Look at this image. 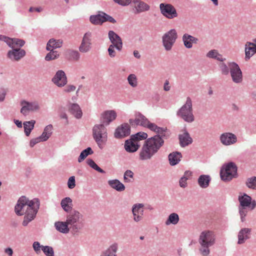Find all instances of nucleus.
<instances>
[{
  "instance_id": "64",
  "label": "nucleus",
  "mask_w": 256,
  "mask_h": 256,
  "mask_svg": "<svg viewBox=\"0 0 256 256\" xmlns=\"http://www.w3.org/2000/svg\"><path fill=\"white\" fill-rule=\"evenodd\" d=\"M4 252L8 256H12L14 253L13 250L11 248H6L4 250Z\"/></svg>"
},
{
  "instance_id": "16",
  "label": "nucleus",
  "mask_w": 256,
  "mask_h": 256,
  "mask_svg": "<svg viewBox=\"0 0 256 256\" xmlns=\"http://www.w3.org/2000/svg\"><path fill=\"white\" fill-rule=\"evenodd\" d=\"M148 119L140 112L135 114L134 119L129 120V122L132 126H140L145 127L148 124Z\"/></svg>"
},
{
  "instance_id": "44",
  "label": "nucleus",
  "mask_w": 256,
  "mask_h": 256,
  "mask_svg": "<svg viewBox=\"0 0 256 256\" xmlns=\"http://www.w3.org/2000/svg\"><path fill=\"white\" fill-rule=\"evenodd\" d=\"M134 180V173L131 170H128L124 174V181L126 183H130Z\"/></svg>"
},
{
  "instance_id": "2",
  "label": "nucleus",
  "mask_w": 256,
  "mask_h": 256,
  "mask_svg": "<svg viewBox=\"0 0 256 256\" xmlns=\"http://www.w3.org/2000/svg\"><path fill=\"white\" fill-rule=\"evenodd\" d=\"M164 144V140L159 135L146 139L139 152V160L142 161L150 160Z\"/></svg>"
},
{
  "instance_id": "46",
  "label": "nucleus",
  "mask_w": 256,
  "mask_h": 256,
  "mask_svg": "<svg viewBox=\"0 0 256 256\" xmlns=\"http://www.w3.org/2000/svg\"><path fill=\"white\" fill-rule=\"evenodd\" d=\"M245 184L248 188L256 190V176H252L247 178Z\"/></svg>"
},
{
  "instance_id": "49",
  "label": "nucleus",
  "mask_w": 256,
  "mask_h": 256,
  "mask_svg": "<svg viewBox=\"0 0 256 256\" xmlns=\"http://www.w3.org/2000/svg\"><path fill=\"white\" fill-rule=\"evenodd\" d=\"M50 51V52H48L45 57L46 60L50 61L54 60L59 57V54L58 53L57 51L54 50H51Z\"/></svg>"
},
{
  "instance_id": "50",
  "label": "nucleus",
  "mask_w": 256,
  "mask_h": 256,
  "mask_svg": "<svg viewBox=\"0 0 256 256\" xmlns=\"http://www.w3.org/2000/svg\"><path fill=\"white\" fill-rule=\"evenodd\" d=\"M133 139L138 142V141L146 139L148 134L144 132H138L135 134L131 136Z\"/></svg>"
},
{
  "instance_id": "30",
  "label": "nucleus",
  "mask_w": 256,
  "mask_h": 256,
  "mask_svg": "<svg viewBox=\"0 0 256 256\" xmlns=\"http://www.w3.org/2000/svg\"><path fill=\"white\" fill-rule=\"evenodd\" d=\"M118 244L114 242L111 244L107 249L102 251L100 256H117Z\"/></svg>"
},
{
  "instance_id": "58",
  "label": "nucleus",
  "mask_w": 256,
  "mask_h": 256,
  "mask_svg": "<svg viewBox=\"0 0 256 256\" xmlns=\"http://www.w3.org/2000/svg\"><path fill=\"white\" fill-rule=\"evenodd\" d=\"M218 51L216 50H210L207 54H206V56L208 58H216V54H218Z\"/></svg>"
},
{
  "instance_id": "1",
  "label": "nucleus",
  "mask_w": 256,
  "mask_h": 256,
  "mask_svg": "<svg viewBox=\"0 0 256 256\" xmlns=\"http://www.w3.org/2000/svg\"><path fill=\"white\" fill-rule=\"evenodd\" d=\"M40 202L38 198L30 200L25 196H20L14 207V211L18 216L24 214L22 224L26 226L33 220L40 208Z\"/></svg>"
},
{
  "instance_id": "55",
  "label": "nucleus",
  "mask_w": 256,
  "mask_h": 256,
  "mask_svg": "<svg viewBox=\"0 0 256 256\" xmlns=\"http://www.w3.org/2000/svg\"><path fill=\"white\" fill-rule=\"evenodd\" d=\"M114 48H116V46L114 45H110L108 48V55L111 58H114L116 56V52L114 50Z\"/></svg>"
},
{
  "instance_id": "36",
  "label": "nucleus",
  "mask_w": 256,
  "mask_h": 256,
  "mask_svg": "<svg viewBox=\"0 0 256 256\" xmlns=\"http://www.w3.org/2000/svg\"><path fill=\"white\" fill-rule=\"evenodd\" d=\"M60 205L63 210L66 212L72 210V201L70 197H66L62 199Z\"/></svg>"
},
{
  "instance_id": "22",
  "label": "nucleus",
  "mask_w": 256,
  "mask_h": 256,
  "mask_svg": "<svg viewBox=\"0 0 256 256\" xmlns=\"http://www.w3.org/2000/svg\"><path fill=\"white\" fill-rule=\"evenodd\" d=\"M130 133V128L128 124H124L118 127L115 130L114 137L116 138H121L128 136Z\"/></svg>"
},
{
  "instance_id": "23",
  "label": "nucleus",
  "mask_w": 256,
  "mask_h": 256,
  "mask_svg": "<svg viewBox=\"0 0 256 256\" xmlns=\"http://www.w3.org/2000/svg\"><path fill=\"white\" fill-rule=\"evenodd\" d=\"M255 42H247L245 44V60H248L256 53V39L254 40Z\"/></svg>"
},
{
  "instance_id": "12",
  "label": "nucleus",
  "mask_w": 256,
  "mask_h": 256,
  "mask_svg": "<svg viewBox=\"0 0 256 256\" xmlns=\"http://www.w3.org/2000/svg\"><path fill=\"white\" fill-rule=\"evenodd\" d=\"M92 44V32L88 31L84 34L78 50L81 52H87L91 49Z\"/></svg>"
},
{
  "instance_id": "9",
  "label": "nucleus",
  "mask_w": 256,
  "mask_h": 256,
  "mask_svg": "<svg viewBox=\"0 0 256 256\" xmlns=\"http://www.w3.org/2000/svg\"><path fill=\"white\" fill-rule=\"evenodd\" d=\"M20 104L22 106L20 112L24 116L28 115L30 112H36L40 109L39 103L37 101L28 102L22 100Z\"/></svg>"
},
{
  "instance_id": "41",
  "label": "nucleus",
  "mask_w": 256,
  "mask_h": 256,
  "mask_svg": "<svg viewBox=\"0 0 256 256\" xmlns=\"http://www.w3.org/2000/svg\"><path fill=\"white\" fill-rule=\"evenodd\" d=\"M234 62H229L228 64L223 62L218 64L220 72L222 75L227 76L230 72V65Z\"/></svg>"
},
{
  "instance_id": "29",
  "label": "nucleus",
  "mask_w": 256,
  "mask_h": 256,
  "mask_svg": "<svg viewBox=\"0 0 256 256\" xmlns=\"http://www.w3.org/2000/svg\"><path fill=\"white\" fill-rule=\"evenodd\" d=\"M211 178L208 174H202L198 178V184L202 188H206L209 186Z\"/></svg>"
},
{
  "instance_id": "52",
  "label": "nucleus",
  "mask_w": 256,
  "mask_h": 256,
  "mask_svg": "<svg viewBox=\"0 0 256 256\" xmlns=\"http://www.w3.org/2000/svg\"><path fill=\"white\" fill-rule=\"evenodd\" d=\"M246 207L238 206V211L240 217V220L242 222L245 221V216H246L248 210L246 208Z\"/></svg>"
},
{
  "instance_id": "4",
  "label": "nucleus",
  "mask_w": 256,
  "mask_h": 256,
  "mask_svg": "<svg viewBox=\"0 0 256 256\" xmlns=\"http://www.w3.org/2000/svg\"><path fill=\"white\" fill-rule=\"evenodd\" d=\"M67 224L69 225L71 232L74 233L78 232L84 226V215L78 210H73L70 212L66 216Z\"/></svg>"
},
{
  "instance_id": "3",
  "label": "nucleus",
  "mask_w": 256,
  "mask_h": 256,
  "mask_svg": "<svg viewBox=\"0 0 256 256\" xmlns=\"http://www.w3.org/2000/svg\"><path fill=\"white\" fill-rule=\"evenodd\" d=\"M216 242V235L214 231L204 230L202 232L198 238V251L202 256H208L210 253V248Z\"/></svg>"
},
{
  "instance_id": "14",
  "label": "nucleus",
  "mask_w": 256,
  "mask_h": 256,
  "mask_svg": "<svg viewBox=\"0 0 256 256\" xmlns=\"http://www.w3.org/2000/svg\"><path fill=\"white\" fill-rule=\"evenodd\" d=\"M116 114L114 110H106L102 112L100 116V123L108 126L109 124L116 119Z\"/></svg>"
},
{
  "instance_id": "7",
  "label": "nucleus",
  "mask_w": 256,
  "mask_h": 256,
  "mask_svg": "<svg viewBox=\"0 0 256 256\" xmlns=\"http://www.w3.org/2000/svg\"><path fill=\"white\" fill-rule=\"evenodd\" d=\"M238 168L233 162L224 164L220 171L221 179L225 182H229L237 176Z\"/></svg>"
},
{
  "instance_id": "11",
  "label": "nucleus",
  "mask_w": 256,
  "mask_h": 256,
  "mask_svg": "<svg viewBox=\"0 0 256 256\" xmlns=\"http://www.w3.org/2000/svg\"><path fill=\"white\" fill-rule=\"evenodd\" d=\"M230 74L232 82L236 84H240L243 80L242 71L236 62L230 65Z\"/></svg>"
},
{
  "instance_id": "56",
  "label": "nucleus",
  "mask_w": 256,
  "mask_h": 256,
  "mask_svg": "<svg viewBox=\"0 0 256 256\" xmlns=\"http://www.w3.org/2000/svg\"><path fill=\"white\" fill-rule=\"evenodd\" d=\"M114 2L122 6H127L129 5L131 2L132 0H113Z\"/></svg>"
},
{
  "instance_id": "31",
  "label": "nucleus",
  "mask_w": 256,
  "mask_h": 256,
  "mask_svg": "<svg viewBox=\"0 0 256 256\" xmlns=\"http://www.w3.org/2000/svg\"><path fill=\"white\" fill-rule=\"evenodd\" d=\"M182 156L180 152H174L168 155V160L170 166H174L179 163Z\"/></svg>"
},
{
  "instance_id": "8",
  "label": "nucleus",
  "mask_w": 256,
  "mask_h": 256,
  "mask_svg": "<svg viewBox=\"0 0 256 256\" xmlns=\"http://www.w3.org/2000/svg\"><path fill=\"white\" fill-rule=\"evenodd\" d=\"M177 38L178 34L175 29H171L162 36V46L166 51L172 50Z\"/></svg>"
},
{
  "instance_id": "18",
  "label": "nucleus",
  "mask_w": 256,
  "mask_h": 256,
  "mask_svg": "<svg viewBox=\"0 0 256 256\" xmlns=\"http://www.w3.org/2000/svg\"><path fill=\"white\" fill-rule=\"evenodd\" d=\"M220 140L223 145L228 146L235 144L237 141V137L232 132H224L220 134Z\"/></svg>"
},
{
  "instance_id": "42",
  "label": "nucleus",
  "mask_w": 256,
  "mask_h": 256,
  "mask_svg": "<svg viewBox=\"0 0 256 256\" xmlns=\"http://www.w3.org/2000/svg\"><path fill=\"white\" fill-rule=\"evenodd\" d=\"M90 21L93 24H103L102 14L90 16Z\"/></svg>"
},
{
  "instance_id": "27",
  "label": "nucleus",
  "mask_w": 256,
  "mask_h": 256,
  "mask_svg": "<svg viewBox=\"0 0 256 256\" xmlns=\"http://www.w3.org/2000/svg\"><path fill=\"white\" fill-rule=\"evenodd\" d=\"M140 144L133 138H130L126 140L124 143V148L127 152H136L140 148Z\"/></svg>"
},
{
  "instance_id": "62",
  "label": "nucleus",
  "mask_w": 256,
  "mask_h": 256,
  "mask_svg": "<svg viewBox=\"0 0 256 256\" xmlns=\"http://www.w3.org/2000/svg\"><path fill=\"white\" fill-rule=\"evenodd\" d=\"M187 180L185 178L182 177L179 180L180 186L182 188H185L187 186Z\"/></svg>"
},
{
  "instance_id": "28",
  "label": "nucleus",
  "mask_w": 256,
  "mask_h": 256,
  "mask_svg": "<svg viewBox=\"0 0 256 256\" xmlns=\"http://www.w3.org/2000/svg\"><path fill=\"white\" fill-rule=\"evenodd\" d=\"M54 226L56 230L62 234H66L71 231L69 225L67 224L66 220L56 222H54Z\"/></svg>"
},
{
  "instance_id": "53",
  "label": "nucleus",
  "mask_w": 256,
  "mask_h": 256,
  "mask_svg": "<svg viewBox=\"0 0 256 256\" xmlns=\"http://www.w3.org/2000/svg\"><path fill=\"white\" fill-rule=\"evenodd\" d=\"M101 13L102 14L103 23L106 22H109L112 24H114L116 22V20L112 16L104 12H102Z\"/></svg>"
},
{
  "instance_id": "57",
  "label": "nucleus",
  "mask_w": 256,
  "mask_h": 256,
  "mask_svg": "<svg viewBox=\"0 0 256 256\" xmlns=\"http://www.w3.org/2000/svg\"><path fill=\"white\" fill-rule=\"evenodd\" d=\"M42 246H40V243L38 242H34L32 244V247L35 252L38 254L40 252V248Z\"/></svg>"
},
{
  "instance_id": "17",
  "label": "nucleus",
  "mask_w": 256,
  "mask_h": 256,
  "mask_svg": "<svg viewBox=\"0 0 256 256\" xmlns=\"http://www.w3.org/2000/svg\"><path fill=\"white\" fill-rule=\"evenodd\" d=\"M238 200L240 202L239 206H240L250 207L252 210H254L256 206V200H252L251 196L246 194H244L242 196H239Z\"/></svg>"
},
{
  "instance_id": "34",
  "label": "nucleus",
  "mask_w": 256,
  "mask_h": 256,
  "mask_svg": "<svg viewBox=\"0 0 256 256\" xmlns=\"http://www.w3.org/2000/svg\"><path fill=\"white\" fill-rule=\"evenodd\" d=\"M70 113L76 118H80L82 116V112L80 106L77 104H72L69 108Z\"/></svg>"
},
{
  "instance_id": "32",
  "label": "nucleus",
  "mask_w": 256,
  "mask_h": 256,
  "mask_svg": "<svg viewBox=\"0 0 256 256\" xmlns=\"http://www.w3.org/2000/svg\"><path fill=\"white\" fill-rule=\"evenodd\" d=\"M108 184L113 189L118 192H122L125 190L124 185L122 183L118 180H110L108 181Z\"/></svg>"
},
{
  "instance_id": "47",
  "label": "nucleus",
  "mask_w": 256,
  "mask_h": 256,
  "mask_svg": "<svg viewBox=\"0 0 256 256\" xmlns=\"http://www.w3.org/2000/svg\"><path fill=\"white\" fill-rule=\"evenodd\" d=\"M86 163L90 168L98 171V172L102 174L106 173L105 171L100 168L92 159L87 160Z\"/></svg>"
},
{
  "instance_id": "24",
  "label": "nucleus",
  "mask_w": 256,
  "mask_h": 256,
  "mask_svg": "<svg viewBox=\"0 0 256 256\" xmlns=\"http://www.w3.org/2000/svg\"><path fill=\"white\" fill-rule=\"evenodd\" d=\"M252 232V229L250 228H242L239 231L238 235V244H244L246 241L250 238V234Z\"/></svg>"
},
{
  "instance_id": "43",
  "label": "nucleus",
  "mask_w": 256,
  "mask_h": 256,
  "mask_svg": "<svg viewBox=\"0 0 256 256\" xmlns=\"http://www.w3.org/2000/svg\"><path fill=\"white\" fill-rule=\"evenodd\" d=\"M94 152L91 148H87L80 154L78 160V162H82L88 155L92 154Z\"/></svg>"
},
{
  "instance_id": "5",
  "label": "nucleus",
  "mask_w": 256,
  "mask_h": 256,
  "mask_svg": "<svg viewBox=\"0 0 256 256\" xmlns=\"http://www.w3.org/2000/svg\"><path fill=\"white\" fill-rule=\"evenodd\" d=\"M176 116L187 122H192L194 120L192 102L190 97L186 98V102L177 111Z\"/></svg>"
},
{
  "instance_id": "38",
  "label": "nucleus",
  "mask_w": 256,
  "mask_h": 256,
  "mask_svg": "<svg viewBox=\"0 0 256 256\" xmlns=\"http://www.w3.org/2000/svg\"><path fill=\"white\" fill-rule=\"evenodd\" d=\"M36 120H34L26 121L24 122V131L26 136H28L30 135L31 132L34 128Z\"/></svg>"
},
{
  "instance_id": "26",
  "label": "nucleus",
  "mask_w": 256,
  "mask_h": 256,
  "mask_svg": "<svg viewBox=\"0 0 256 256\" xmlns=\"http://www.w3.org/2000/svg\"><path fill=\"white\" fill-rule=\"evenodd\" d=\"M182 40L184 46L187 48H191L192 47V44H196L198 42V39L188 34H184L182 37Z\"/></svg>"
},
{
  "instance_id": "25",
  "label": "nucleus",
  "mask_w": 256,
  "mask_h": 256,
  "mask_svg": "<svg viewBox=\"0 0 256 256\" xmlns=\"http://www.w3.org/2000/svg\"><path fill=\"white\" fill-rule=\"evenodd\" d=\"M180 145L182 148H184L191 144L193 140L190 134L187 131H184L182 134L178 135Z\"/></svg>"
},
{
  "instance_id": "61",
  "label": "nucleus",
  "mask_w": 256,
  "mask_h": 256,
  "mask_svg": "<svg viewBox=\"0 0 256 256\" xmlns=\"http://www.w3.org/2000/svg\"><path fill=\"white\" fill-rule=\"evenodd\" d=\"M158 126H157L155 124L150 122L149 120L148 121V124H146V126L150 130L156 132V128Z\"/></svg>"
},
{
  "instance_id": "6",
  "label": "nucleus",
  "mask_w": 256,
  "mask_h": 256,
  "mask_svg": "<svg viewBox=\"0 0 256 256\" xmlns=\"http://www.w3.org/2000/svg\"><path fill=\"white\" fill-rule=\"evenodd\" d=\"M92 136L100 148H103L108 139V132L106 126L104 124H99L94 125L92 128Z\"/></svg>"
},
{
  "instance_id": "48",
  "label": "nucleus",
  "mask_w": 256,
  "mask_h": 256,
  "mask_svg": "<svg viewBox=\"0 0 256 256\" xmlns=\"http://www.w3.org/2000/svg\"><path fill=\"white\" fill-rule=\"evenodd\" d=\"M128 84L132 88H136L138 86V82L136 76L134 74H130L128 78Z\"/></svg>"
},
{
  "instance_id": "63",
  "label": "nucleus",
  "mask_w": 256,
  "mask_h": 256,
  "mask_svg": "<svg viewBox=\"0 0 256 256\" xmlns=\"http://www.w3.org/2000/svg\"><path fill=\"white\" fill-rule=\"evenodd\" d=\"M6 91L4 88L0 89V102H3L6 97Z\"/></svg>"
},
{
  "instance_id": "37",
  "label": "nucleus",
  "mask_w": 256,
  "mask_h": 256,
  "mask_svg": "<svg viewBox=\"0 0 256 256\" xmlns=\"http://www.w3.org/2000/svg\"><path fill=\"white\" fill-rule=\"evenodd\" d=\"M66 56L69 60L78 61L80 58V54L78 50L68 49L66 51Z\"/></svg>"
},
{
  "instance_id": "40",
  "label": "nucleus",
  "mask_w": 256,
  "mask_h": 256,
  "mask_svg": "<svg viewBox=\"0 0 256 256\" xmlns=\"http://www.w3.org/2000/svg\"><path fill=\"white\" fill-rule=\"evenodd\" d=\"M180 218L178 214L173 212L168 216L165 224L166 226H169L170 224L176 225L178 222Z\"/></svg>"
},
{
  "instance_id": "20",
  "label": "nucleus",
  "mask_w": 256,
  "mask_h": 256,
  "mask_svg": "<svg viewBox=\"0 0 256 256\" xmlns=\"http://www.w3.org/2000/svg\"><path fill=\"white\" fill-rule=\"evenodd\" d=\"M108 36L111 45H114L116 48L120 51L122 48V42L120 37L113 30H110L108 33Z\"/></svg>"
},
{
  "instance_id": "59",
  "label": "nucleus",
  "mask_w": 256,
  "mask_h": 256,
  "mask_svg": "<svg viewBox=\"0 0 256 256\" xmlns=\"http://www.w3.org/2000/svg\"><path fill=\"white\" fill-rule=\"evenodd\" d=\"M41 142H43V140L41 139V138L40 136L34 138H32L30 140V146L31 148H32L34 146V145Z\"/></svg>"
},
{
  "instance_id": "54",
  "label": "nucleus",
  "mask_w": 256,
  "mask_h": 256,
  "mask_svg": "<svg viewBox=\"0 0 256 256\" xmlns=\"http://www.w3.org/2000/svg\"><path fill=\"white\" fill-rule=\"evenodd\" d=\"M68 188L70 189L74 188L76 186L75 177L74 176H70L68 182Z\"/></svg>"
},
{
  "instance_id": "33",
  "label": "nucleus",
  "mask_w": 256,
  "mask_h": 256,
  "mask_svg": "<svg viewBox=\"0 0 256 256\" xmlns=\"http://www.w3.org/2000/svg\"><path fill=\"white\" fill-rule=\"evenodd\" d=\"M25 44L24 40L22 39L16 38H9L8 45L10 48H20Z\"/></svg>"
},
{
  "instance_id": "13",
  "label": "nucleus",
  "mask_w": 256,
  "mask_h": 256,
  "mask_svg": "<svg viewBox=\"0 0 256 256\" xmlns=\"http://www.w3.org/2000/svg\"><path fill=\"white\" fill-rule=\"evenodd\" d=\"M52 82L58 87H63L67 84V78L64 71L58 70L52 79Z\"/></svg>"
},
{
  "instance_id": "35",
  "label": "nucleus",
  "mask_w": 256,
  "mask_h": 256,
  "mask_svg": "<svg viewBox=\"0 0 256 256\" xmlns=\"http://www.w3.org/2000/svg\"><path fill=\"white\" fill-rule=\"evenodd\" d=\"M62 42L60 40L50 38L48 42L46 49L47 50L60 48L62 46Z\"/></svg>"
},
{
  "instance_id": "60",
  "label": "nucleus",
  "mask_w": 256,
  "mask_h": 256,
  "mask_svg": "<svg viewBox=\"0 0 256 256\" xmlns=\"http://www.w3.org/2000/svg\"><path fill=\"white\" fill-rule=\"evenodd\" d=\"M76 86L72 84H68L65 87V88L64 89V91L65 92L70 93L74 92L76 90Z\"/></svg>"
},
{
  "instance_id": "10",
  "label": "nucleus",
  "mask_w": 256,
  "mask_h": 256,
  "mask_svg": "<svg viewBox=\"0 0 256 256\" xmlns=\"http://www.w3.org/2000/svg\"><path fill=\"white\" fill-rule=\"evenodd\" d=\"M160 9L162 16L168 19H172L178 16L176 8L171 4L162 3L160 4Z\"/></svg>"
},
{
  "instance_id": "21",
  "label": "nucleus",
  "mask_w": 256,
  "mask_h": 256,
  "mask_svg": "<svg viewBox=\"0 0 256 256\" xmlns=\"http://www.w3.org/2000/svg\"><path fill=\"white\" fill-rule=\"evenodd\" d=\"M26 51L20 48H16L10 50L7 54L8 57L12 60L18 61L26 55Z\"/></svg>"
},
{
  "instance_id": "45",
  "label": "nucleus",
  "mask_w": 256,
  "mask_h": 256,
  "mask_svg": "<svg viewBox=\"0 0 256 256\" xmlns=\"http://www.w3.org/2000/svg\"><path fill=\"white\" fill-rule=\"evenodd\" d=\"M155 132L157 133V135H159L162 140L163 138H167L170 136V132L166 128L158 126Z\"/></svg>"
},
{
  "instance_id": "39",
  "label": "nucleus",
  "mask_w": 256,
  "mask_h": 256,
  "mask_svg": "<svg viewBox=\"0 0 256 256\" xmlns=\"http://www.w3.org/2000/svg\"><path fill=\"white\" fill-rule=\"evenodd\" d=\"M52 124H48L46 126L42 134L40 136L43 142L47 140L52 134Z\"/></svg>"
},
{
  "instance_id": "15",
  "label": "nucleus",
  "mask_w": 256,
  "mask_h": 256,
  "mask_svg": "<svg viewBox=\"0 0 256 256\" xmlns=\"http://www.w3.org/2000/svg\"><path fill=\"white\" fill-rule=\"evenodd\" d=\"M144 207L143 204H136L132 206V211L134 222H138L142 220L144 212Z\"/></svg>"
},
{
  "instance_id": "51",
  "label": "nucleus",
  "mask_w": 256,
  "mask_h": 256,
  "mask_svg": "<svg viewBox=\"0 0 256 256\" xmlns=\"http://www.w3.org/2000/svg\"><path fill=\"white\" fill-rule=\"evenodd\" d=\"M42 250L46 256H54L53 248L50 246H42Z\"/></svg>"
},
{
  "instance_id": "19",
  "label": "nucleus",
  "mask_w": 256,
  "mask_h": 256,
  "mask_svg": "<svg viewBox=\"0 0 256 256\" xmlns=\"http://www.w3.org/2000/svg\"><path fill=\"white\" fill-rule=\"evenodd\" d=\"M132 2L133 4L135 14H140L148 11L150 10V6L142 0H132Z\"/></svg>"
}]
</instances>
